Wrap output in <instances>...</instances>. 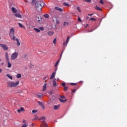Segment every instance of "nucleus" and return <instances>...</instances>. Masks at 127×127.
<instances>
[{
  "mask_svg": "<svg viewBox=\"0 0 127 127\" xmlns=\"http://www.w3.org/2000/svg\"><path fill=\"white\" fill-rule=\"evenodd\" d=\"M7 62H8L7 67L10 68V67H11V64H10V63H9V60H8V61H7Z\"/></svg>",
  "mask_w": 127,
  "mask_h": 127,
  "instance_id": "aec40b11",
  "label": "nucleus"
},
{
  "mask_svg": "<svg viewBox=\"0 0 127 127\" xmlns=\"http://www.w3.org/2000/svg\"><path fill=\"white\" fill-rule=\"evenodd\" d=\"M1 61V59H0V61Z\"/></svg>",
  "mask_w": 127,
  "mask_h": 127,
  "instance_id": "0e129e2a",
  "label": "nucleus"
},
{
  "mask_svg": "<svg viewBox=\"0 0 127 127\" xmlns=\"http://www.w3.org/2000/svg\"><path fill=\"white\" fill-rule=\"evenodd\" d=\"M0 47L2 48L3 50L4 51H6V50H8V47L5 44H0Z\"/></svg>",
  "mask_w": 127,
  "mask_h": 127,
  "instance_id": "423d86ee",
  "label": "nucleus"
},
{
  "mask_svg": "<svg viewBox=\"0 0 127 127\" xmlns=\"http://www.w3.org/2000/svg\"><path fill=\"white\" fill-rule=\"evenodd\" d=\"M6 76L9 78V79H10V80H12V76L10 75H9V74H6Z\"/></svg>",
  "mask_w": 127,
  "mask_h": 127,
  "instance_id": "a211bd4d",
  "label": "nucleus"
},
{
  "mask_svg": "<svg viewBox=\"0 0 127 127\" xmlns=\"http://www.w3.org/2000/svg\"><path fill=\"white\" fill-rule=\"evenodd\" d=\"M1 39V38H0V40Z\"/></svg>",
  "mask_w": 127,
  "mask_h": 127,
  "instance_id": "774afa93",
  "label": "nucleus"
},
{
  "mask_svg": "<svg viewBox=\"0 0 127 127\" xmlns=\"http://www.w3.org/2000/svg\"><path fill=\"white\" fill-rule=\"evenodd\" d=\"M5 56L7 61H8V60H9V59H8V54L7 53H5Z\"/></svg>",
  "mask_w": 127,
  "mask_h": 127,
  "instance_id": "dca6fc26",
  "label": "nucleus"
},
{
  "mask_svg": "<svg viewBox=\"0 0 127 127\" xmlns=\"http://www.w3.org/2000/svg\"><path fill=\"white\" fill-rule=\"evenodd\" d=\"M39 28L40 30H44V28H43V27H40Z\"/></svg>",
  "mask_w": 127,
  "mask_h": 127,
  "instance_id": "e433bc0d",
  "label": "nucleus"
},
{
  "mask_svg": "<svg viewBox=\"0 0 127 127\" xmlns=\"http://www.w3.org/2000/svg\"><path fill=\"white\" fill-rule=\"evenodd\" d=\"M15 16L16 17H18V18H21V15H20L19 13H16L14 14Z\"/></svg>",
  "mask_w": 127,
  "mask_h": 127,
  "instance_id": "9d476101",
  "label": "nucleus"
},
{
  "mask_svg": "<svg viewBox=\"0 0 127 127\" xmlns=\"http://www.w3.org/2000/svg\"><path fill=\"white\" fill-rule=\"evenodd\" d=\"M56 23H57V24H59V23H60V20H57Z\"/></svg>",
  "mask_w": 127,
  "mask_h": 127,
  "instance_id": "37998d69",
  "label": "nucleus"
},
{
  "mask_svg": "<svg viewBox=\"0 0 127 127\" xmlns=\"http://www.w3.org/2000/svg\"><path fill=\"white\" fill-rule=\"evenodd\" d=\"M38 104H39V106H40V107H41V106H42L43 104H42V102H40V101H38Z\"/></svg>",
  "mask_w": 127,
  "mask_h": 127,
  "instance_id": "7c9ffc66",
  "label": "nucleus"
},
{
  "mask_svg": "<svg viewBox=\"0 0 127 127\" xmlns=\"http://www.w3.org/2000/svg\"><path fill=\"white\" fill-rule=\"evenodd\" d=\"M70 85L76 86V85H77V83H70Z\"/></svg>",
  "mask_w": 127,
  "mask_h": 127,
  "instance_id": "72a5a7b5",
  "label": "nucleus"
},
{
  "mask_svg": "<svg viewBox=\"0 0 127 127\" xmlns=\"http://www.w3.org/2000/svg\"><path fill=\"white\" fill-rule=\"evenodd\" d=\"M53 18H55L56 20H57L58 19V17H56V16H54L53 17Z\"/></svg>",
  "mask_w": 127,
  "mask_h": 127,
  "instance_id": "79ce46f5",
  "label": "nucleus"
},
{
  "mask_svg": "<svg viewBox=\"0 0 127 127\" xmlns=\"http://www.w3.org/2000/svg\"><path fill=\"white\" fill-rule=\"evenodd\" d=\"M1 65H3V63H2L1 64Z\"/></svg>",
  "mask_w": 127,
  "mask_h": 127,
  "instance_id": "bf43d9fd",
  "label": "nucleus"
},
{
  "mask_svg": "<svg viewBox=\"0 0 127 127\" xmlns=\"http://www.w3.org/2000/svg\"><path fill=\"white\" fill-rule=\"evenodd\" d=\"M42 109H43V110H44L45 109V106H44V105H43V104L41 106Z\"/></svg>",
  "mask_w": 127,
  "mask_h": 127,
  "instance_id": "a19ab883",
  "label": "nucleus"
},
{
  "mask_svg": "<svg viewBox=\"0 0 127 127\" xmlns=\"http://www.w3.org/2000/svg\"><path fill=\"white\" fill-rule=\"evenodd\" d=\"M37 119H38V116H36L34 120H37Z\"/></svg>",
  "mask_w": 127,
  "mask_h": 127,
  "instance_id": "de8ad7c7",
  "label": "nucleus"
},
{
  "mask_svg": "<svg viewBox=\"0 0 127 127\" xmlns=\"http://www.w3.org/2000/svg\"><path fill=\"white\" fill-rule=\"evenodd\" d=\"M62 54H63V52H62L61 56H60V59L57 61V62L55 64V67L57 66V65H58V64L60 62V60H61V58L62 57Z\"/></svg>",
  "mask_w": 127,
  "mask_h": 127,
  "instance_id": "0eeeda50",
  "label": "nucleus"
},
{
  "mask_svg": "<svg viewBox=\"0 0 127 127\" xmlns=\"http://www.w3.org/2000/svg\"><path fill=\"white\" fill-rule=\"evenodd\" d=\"M35 125V124H32L31 125V127H34Z\"/></svg>",
  "mask_w": 127,
  "mask_h": 127,
  "instance_id": "5fc2aeb1",
  "label": "nucleus"
},
{
  "mask_svg": "<svg viewBox=\"0 0 127 127\" xmlns=\"http://www.w3.org/2000/svg\"><path fill=\"white\" fill-rule=\"evenodd\" d=\"M18 85H19V81H18L16 82H9L8 83V87L12 88V87H15Z\"/></svg>",
  "mask_w": 127,
  "mask_h": 127,
  "instance_id": "7ed1b4c3",
  "label": "nucleus"
},
{
  "mask_svg": "<svg viewBox=\"0 0 127 127\" xmlns=\"http://www.w3.org/2000/svg\"><path fill=\"white\" fill-rule=\"evenodd\" d=\"M61 98H62V99H65V96H62V95H61Z\"/></svg>",
  "mask_w": 127,
  "mask_h": 127,
  "instance_id": "c03bdc74",
  "label": "nucleus"
},
{
  "mask_svg": "<svg viewBox=\"0 0 127 127\" xmlns=\"http://www.w3.org/2000/svg\"><path fill=\"white\" fill-rule=\"evenodd\" d=\"M15 30L14 28H12L10 29L9 35L11 39V40H13L14 41H17L16 45L17 46H20V43H19V40L18 39L16 38V37L14 36V32ZM16 38V39H15Z\"/></svg>",
  "mask_w": 127,
  "mask_h": 127,
  "instance_id": "f03ea898",
  "label": "nucleus"
},
{
  "mask_svg": "<svg viewBox=\"0 0 127 127\" xmlns=\"http://www.w3.org/2000/svg\"><path fill=\"white\" fill-rule=\"evenodd\" d=\"M37 96L38 98H42V96H43V95H42V94H37Z\"/></svg>",
  "mask_w": 127,
  "mask_h": 127,
  "instance_id": "b1692460",
  "label": "nucleus"
},
{
  "mask_svg": "<svg viewBox=\"0 0 127 127\" xmlns=\"http://www.w3.org/2000/svg\"><path fill=\"white\" fill-rule=\"evenodd\" d=\"M1 71H2V69H1V68H0V73H1Z\"/></svg>",
  "mask_w": 127,
  "mask_h": 127,
  "instance_id": "6e6d98bb",
  "label": "nucleus"
},
{
  "mask_svg": "<svg viewBox=\"0 0 127 127\" xmlns=\"http://www.w3.org/2000/svg\"><path fill=\"white\" fill-rule=\"evenodd\" d=\"M68 86H65L64 87V92H67V91L68 90Z\"/></svg>",
  "mask_w": 127,
  "mask_h": 127,
  "instance_id": "5701e85b",
  "label": "nucleus"
},
{
  "mask_svg": "<svg viewBox=\"0 0 127 127\" xmlns=\"http://www.w3.org/2000/svg\"><path fill=\"white\" fill-rule=\"evenodd\" d=\"M46 119V118L44 116H42L39 119V120H43L42 123L41 127H48V125L46 124L45 122H44V121H45Z\"/></svg>",
  "mask_w": 127,
  "mask_h": 127,
  "instance_id": "20e7f679",
  "label": "nucleus"
},
{
  "mask_svg": "<svg viewBox=\"0 0 127 127\" xmlns=\"http://www.w3.org/2000/svg\"><path fill=\"white\" fill-rule=\"evenodd\" d=\"M47 78V77H45L44 79H46Z\"/></svg>",
  "mask_w": 127,
  "mask_h": 127,
  "instance_id": "052dcab7",
  "label": "nucleus"
},
{
  "mask_svg": "<svg viewBox=\"0 0 127 127\" xmlns=\"http://www.w3.org/2000/svg\"><path fill=\"white\" fill-rule=\"evenodd\" d=\"M53 43L56 44V38L54 39L53 40Z\"/></svg>",
  "mask_w": 127,
  "mask_h": 127,
  "instance_id": "4c0bfd02",
  "label": "nucleus"
},
{
  "mask_svg": "<svg viewBox=\"0 0 127 127\" xmlns=\"http://www.w3.org/2000/svg\"><path fill=\"white\" fill-rule=\"evenodd\" d=\"M46 90V83L44 84L43 87V91H44Z\"/></svg>",
  "mask_w": 127,
  "mask_h": 127,
  "instance_id": "412c9836",
  "label": "nucleus"
},
{
  "mask_svg": "<svg viewBox=\"0 0 127 127\" xmlns=\"http://www.w3.org/2000/svg\"><path fill=\"white\" fill-rule=\"evenodd\" d=\"M94 31V30H92L91 31H88L87 32H93Z\"/></svg>",
  "mask_w": 127,
  "mask_h": 127,
  "instance_id": "603ef678",
  "label": "nucleus"
},
{
  "mask_svg": "<svg viewBox=\"0 0 127 127\" xmlns=\"http://www.w3.org/2000/svg\"><path fill=\"white\" fill-rule=\"evenodd\" d=\"M64 6H69V4H68L66 2L64 3Z\"/></svg>",
  "mask_w": 127,
  "mask_h": 127,
  "instance_id": "c85d7f7f",
  "label": "nucleus"
},
{
  "mask_svg": "<svg viewBox=\"0 0 127 127\" xmlns=\"http://www.w3.org/2000/svg\"><path fill=\"white\" fill-rule=\"evenodd\" d=\"M44 17L46 18H49V15L48 14H45L44 15Z\"/></svg>",
  "mask_w": 127,
  "mask_h": 127,
  "instance_id": "393cba45",
  "label": "nucleus"
},
{
  "mask_svg": "<svg viewBox=\"0 0 127 127\" xmlns=\"http://www.w3.org/2000/svg\"><path fill=\"white\" fill-rule=\"evenodd\" d=\"M87 18L88 19V18H90V17H87Z\"/></svg>",
  "mask_w": 127,
  "mask_h": 127,
  "instance_id": "e2e57ef3",
  "label": "nucleus"
},
{
  "mask_svg": "<svg viewBox=\"0 0 127 127\" xmlns=\"http://www.w3.org/2000/svg\"><path fill=\"white\" fill-rule=\"evenodd\" d=\"M18 25L19 26V27H21V28H25V26L23 25L21 23H18Z\"/></svg>",
  "mask_w": 127,
  "mask_h": 127,
  "instance_id": "2eb2a0df",
  "label": "nucleus"
},
{
  "mask_svg": "<svg viewBox=\"0 0 127 127\" xmlns=\"http://www.w3.org/2000/svg\"><path fill=\"white\" fill-rule=\"evenodd\" d=\"M20 110L21 112H24V108H23V107H21Z\"/></svg>",
  "mask_w": 127,
  "mask_h": 127,
  "instance_id": "f704fd0d",
  "label": "nucleus"
},
{
  "mask_svg": "<svg viewBox=\"0 0 127 127\" xmlns=\"http://www.w3.org/2000/svg\"><path fill=\"white\" fill-rule=\"evenodd\" d=\"M11 9H12V11H13L14 13H16V12H17V10H16V9L14 7H12Z\"/></svg>",
  "mask_w": 127,
  "mask_h": 127,
  "instance_id": "9b49d317",
  "label": "nucleus"
},
{
  "mask_svg": "<svg viewBox=\"0 0 127 127\" xmlns=\"http://www.w3.org/2000/svg\"><path fill=\"white\" fill-rule=\"evenodd\" d=\"M60 108V105H55L54 106V110H59Z\"/></svg>",
  "mask_w": 127,
  "mask_h": 127,
  "instance_id": "1a4fd4ad",
  "label": "nucleus"
},
{
  "mask_svg": "<svg viewBox=\"0 0 127 127\" xmlns=\"http://www.w3.org/2000/svg\"><path fill=\"white\" fill-rule=\"evenodd\" d=\"M95 9H96V10H102V8H100V7L98 6L95 7Z\"/></svg>",
  "mask_w": 127,
  "mask_h": 127,
  "instance_id": "4be33fe9",
  "label": "nucleus"
},
{
  "mask_svg": "<svg viewBox=\"0 0 127 127\" xmlns=\"http://www.w3.org/2000/svg\"><path fill=\"white\" fill-rule=\"evenodd\" d=\"M17 112L18 113H21V111H20V109L17 110Z\"/></svg>",
  "mask_w": 127,
  "mask_h": 127,
  "instance_id": "3c124183",
  "label": "nucleus"
},
{
  "mask_svg": "<svg viewBox=\"0 0 127 127\" xmlns=\"http://www.w3.org/2000/svg\"><path fill=\"white\" fill-rule=\"evenodd\" d=\"M27 127V125H26V124H24V125L22 126V127Z\"/></svg>",
  "mask_w": 127,
  "mask_h": 127,
  "instance_id": "09e8293b",
  "label": "nucleus"
},
{
  "mask_svg": "<svg viewBox=\"0 0 127 127\" xmlns=\"http://www.w3.org/2000/svg\"><path fill=\"white\" fill-rule=\"evenodd\" d=\"M90 20H96V19L94 18H91L90 19Z\"/></svg>",
  "mask_w": 127,
  "mask_h": 127,
  "instance_id": "49530a36",
  "label": "nucleus"
},
{
  "mask_svg": "<svg viewBox=\"0 0 127 127\" xmlns=\"http://www.w3.org/2000/svg\"><path fill=\"white\" fill-rule=\"evenodd\" d=\"M32 3L33 4L35 3L36 10H37V11H39V12H40V11H41L43 6H44V4H45L43 2L37 0L32 1Z\"/></svg>",
  "mask_w": 127,
  "mask_h": 127,
  "instance_id": "f257e3e1",
  "label": "nucleus"
},
{
  "mask_svg": "<svg viewBox=\"0 0 127 127\" xmlns=\"http://www.w3.org/2000/svg\"><path fill=\"white\" fill-rule=\"evenodd\" d=\"M17 56H18V54L17 52H14L12 54L11 56V60H14V59H16V58H17Z\"/></svg>",
  "mask_w": 127,
  "mask_h": 127,
  "instance_id": "39448f33",
  "label": "nucleus"
},
{
  "mask_svg": "<svg viewBox=\"0 0 127 127\" xmlns=\"http://www.w3.org/2000/svg\"><path fill=\"white\" fill-rule=\"evenodd\" d=\"M48 34L49 35V36H51L54 34V32L53 31H49L48 32Z\"/></svg>",
  "mask_w": 127,
  "mask_h": 127,
  "instance_id": "f8f14e48",
  "label": "nucleus"
},
{
  "mask_svg": "<svg viewBox=\"0 0 127 127\" xmlns=\"http://www.w3.org/2000/svg\"><path fill=\"white\" fill-rule=\"evenodd\" d=\"M50 94H51V95H52V92H50Z\"/></svg>",
  "mask_w": 127,
  "mask_h": 127,
  "instance_id": "680f3d73",
  "label": "nucleus"
},
{
  "mask_svg": "<svg viewBox=\"0 0 127 127\" xmlns=\"http://www.w3.org/2000/svg\"><path fill=\"white\" fill-rule=\"evenodd\" d=\"M32 113L33 114H35V113H37V110H33L32 111Z\"/></svg>",
  "mask_w": 127,
  "mask_h": 127,
  "instance_id": "473e14b6",
  "label": "nucleus"
},
{
  "mask_svg": "<svg viewBox=\"0 0 127 127\" xmlns=\"http://www.w3.org/2000/svg\"><path fill=\"white\" fill-rule=\"evenodd\" d=\"M56 74V72H53V73H52V74L51 75V76L50 79L51 80L52 79H53V78H54V77H55V74Z\"/></svg>",
  "mask_w": 127,
  "mask_h": 127,
  "instance_id": "ddd939ff",
  "label": "nucleus"
},
{
  "mask_svg": "<svg viewBox=\"0 0 127 127\" xmlns=\"http://www.w3.org/2000/svg\"><path fill=\"white\" fill-rule=\"evenodd\" d=\"M55 9H56V10H59V11H61V12H62V11H63V9H62V8L59 7H56L55 8Z\"/></svg>",
  "mask_w": 127,
  "mask_h": 127,
  "instance_id": "6e6552de",
  "label": "nucleus"
},
{
  "mask_svg": "<svg viewBox=\"0 0 127 127\" xmlns=\"http://www.w3.org/2000/svg\"><path fill=\"white\" fill-rule=\"evenodd\" d=\"M33 0H32V1H33Z\"/></svg>",
  "mask_w": 127,
  "mask_h": 127,
  "instance_id": "69168bd1",
  "label": "nucleus"
},
{
  "mask_svg": "<svg viewBox=\"0 0 127 127\" xmlns=\"http://www.w3.org/2000/svg\"><path fill=\"white\" fill-rule=\"evenodd\" d=\"M53 85L54 87H56L57 86V83H56L55 79L53 80Z\"/></svg>",
  "mask_w": 127,
  "mask_h": 127,
  "instance_id": "4468645a",
  "label": "nucleus"
},
{
  "mask_svg": "<svg viewBox=\"0 0 127 127\" xmlns=\"http://www.w3.org/2000/svg\"><path fill=\"white\" fill-rule=\"evenodd\" d=\"M69 23L67 22H64V26H67V25H68Z\"/></svg>",
  "mask_w": 127,
  "mask_h": 127,
  "instance_id": "a878e982",
  "label": "nucleus"
},
{
  "mask_svg": "<svg viewBox=\"0 0 127 127\" xmlns=\"http://www.w3.org/2000/svg\"><path fill=\"white\" fill-rule=\"evenodd\" d=\"M38 21H40V20H38Z\"/></svg>",
  "mask_w": 127,
  "mask_h": 127,
  "instance_id": "338daca9",
  "label": "nucleus"
},
{
  "mask_svg": "<svg viewBox=\"0 0 127 127\" xmlns=\"http://www.w3.org/2000/svg\"><path fill=\"white\" fill-rule=\"evenodd\" d=\"M84 1H86V2H91V0H83Z\"/></svg>",
  "mask_w": 127,
  "mask_h": 127,
  "instance_id": "c9c22d12",
  "label": "nucleus"
},
{
  "mask_svg": "<svg viewBox=\"0 0 127 127\" xmlns=\"http://www.w3.org/2000/svg\"><path fill=\"white\" fill-rule=\"evenodd\" d=\"M59 100H60V102H61V103H65L67 101V99L63 100L61 98H60Z\"/></svg>",
  "mask_w": 127,
  "mask_h": 127,
  "instance_id": "6ab92c4d",
  "label": "nucleus"
},
{
  "mask_svg": "<svg viewBox=\"0 0 127 127\" xmlns=\"http://www.w3.org/2000/svg\"><path fill=\"white\" fill-rule=\"evenodd\" d=\"M64 45H65V44H66V43L65 42H64Z\"/></svg>",
  "mask_w": 127,
  "mask_h": 127,
  "instance_id": "13d9d810",
  "label": "nucleus"
},
{
  "mask_svg": "<svg viewBox=\"0 0 127 127\" xmlns=\"http://www.w3.org/2000/svg\"><path fill=\"white\" fill-rule=\"evenodd\" d=\"M99 2L101 3L102 4H104V1L103 0H101Z\"/></svg>",
  "mask_w": 127,
  "mask_h": 127,
  "instance_id": "58836bf2",
  "label": "nucleus"
},
{
  "mask_svg": "<svg viewBox=\"0 0 127 127\" xmlns=\"http://www.w3.org/2000/svg\"><path fill=\"white\" fill-rule=\"evenodd\" d=\"M69 39H70V37H68L66 39V45H67L68 44V42H69Z\"/></svg>",
  "mask_w": 127,
  "mask_h": 127,
  "instance_id": "cd10ccee",
  "label": "nucleus"
},
{
  "mask_svg": "<svg viewBox=\"0 0 127 127\" xmlns=\"http://www.w3.org/2000/svg\"><path fill=\"white\" fill-rule=\"evenodd\" d=\"M77 9L79 11V12H81V8H80V7L77 6Z\"/></svg>",
  "mask_w": 127,
  "mask_h": 127,
  "instance_id": "c756f323",
  "label": "nucleus"
},
{
  "mask_svg": "<svg viewBox=\"0 0 127 127\" xmlns=\"http://www.w3.org/2000/svg\"><path fill=\"white\" fill-rule=\"evenodd\" d=\"M88 26H89V24H87L86 26H85V27H88Z\"/></svg>",
  "mask_w": 127,
  "mask_h": 127,
  "instance_id": "4d7b16f0",
  "label": "nucleus"
},
{
  "mask_svg": "<svg viewBox=\"0 0 127 127\" xmlns=\"http://www.w3.org/2000/svg\"><path fill=\"white\" fill-rule=\"evenodd\" d=\"M16 77H17V78H21V74L18 73V74H17Z\"/></svg>",
  "mask_w": 127,
  "mask_h": 127,
  "instance_id": "bb28decb",
  "label": "nucleus"
},
{
  "mask_svg": "<svg viewBox=\"0 0 127 127\" xmlns=\"http://www.w3.org/2000/svg\"><path fill=\"white\" fill-rule=\"evenodd\" d=\"M88 15L89 16H92V15H94V14H88Z\"/></svg>",
  "mask_w": 127,
  "mask_h": 127,
  "instance_id": "8fccbe9b",
  "label": "nucleus"
},
{
  "mask_svg": "<svg viewBox=\"0 0 127 127\" xmlns=\"http://www.w3.org/2000/svg\"><path fill=\"white\" fill-rule=\"evenodd\" d=\"M34 30H35V31H36V32H37V33L40 32V30L37 28H34Z\"/></svg>",
  "mask_w": 127,
  "mask_h": 127,
  "instance_id": "f3484780",
  "label": "nucleus"
},
{
  "mask_svg": "<svg viewBox=\"0 0 127 127\" xmlns=\"http://www.w3.org/2000/svg\"><path fill=\"white\" fill-rule=\"evenodd\" d=\"M76 91H77V89H73V90L72 91V93H75V92H76Z\"/></svg>",
  "mask_w": 127,
  "mask_h": 127,
  "instance_id": "a18cd8bd",
  "label": "nucleus"
},
{
  "mask_svg": "<svg viewBox=\"0 0 127 127\" xmlns=\"http://www.w3.org/2000/svg\"><path fill=\"white\" fill-rule=\"evenodd\" d=\"M78 21H79L80 22H82V20H81V18H80V17H78Z\"/></svg>",
  "mask_w": 127,
  "mask_h": 127,
  "instance_id": "ea45409f",
  "label": "nucleus"
},
{
  "mask_svg": "<svg viewBox=\"0 0 127 127\" xmlns=\"http://www.w3.org/2000/svg\"><path fill=\"white\" fill-rule=\"evenodd\" d=\"M25 122H26L25 120H23V123L24 124H25Z\"/></svg>",
  "mask_w": 127,
  "mask_h": 127,
  "instance_id": "864d4df0",
  "label": "nucleus"
},
{
  "mask_svg": "<svg viewBox=\"0 0 127 127\" xmlns=\"http://www.w3.org/2000/svg\"><path fill=\"white\" fill-rule=\"evenodd\" d=\"M62 86H63V87H64V88L66 87V84L65 83V82L62 83Z\"/></svg>",
  "mask_w": 127,
  "mask_h": 127,
  "instance_id": "2f4dec72",
  "label": "nucleus"
}]
</instances>
